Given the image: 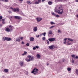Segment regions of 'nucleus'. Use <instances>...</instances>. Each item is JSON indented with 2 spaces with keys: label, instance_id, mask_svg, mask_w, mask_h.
<instances>
[{
  "label": "nucleus",
  "instance_id": "f257e3e1",
  "mask_svg": "<svg viewBox=\"0 0 78 78\" xmlns=\"http://www.w3.org/2000/svg\"><path fill=\"white\" fill-rule=\"evenodd\" d=\"M55 11L58 14H62L63 13V9H61L59 10L58 9H56L55 10Z\"/></svg>",
  "mask_w": 78,
  "mask_h": 78
},
{
  "label": "nucleus",
  "instance_id": "f03ea898",
  "mask_svg": "<svg viewBox=\"0 0 78 78\" xmlns=\"http://www.w3.org/2000/svg\"><path fill=\"white\" fill-rule=\"evenodd\" d=\"M11 9H12L13 11L14 12H16V11H17V12H19V11H20V9L19 8L14 9L12 7H11Z\"/></svg>",
  "mask_w": 78,
  "mask_h": 78
},
{
  "label": "nucleus",
  "instance_id": "7ed1b4c3",
  "mask_svg": "<svg viewBox=\"0 0 78 78\" xmlns=\"http://www.w3.org/2000/svg\"><path fill=\"white\" fill-rule=\"evenodd\" d=\"M38 72V69H36V68H35L33 70V71L31 72V73H33L34 72H35V73H37Z\"/></svg>",
  "mask_w": 78,
  "mask_h": 78
},
{
  "label": "nucleus",
  "instance_id": "20e7f679",
  "mask_svg": "<svg viewBox=\"0 0 78 78\" xmlns=\"http://www.w3.org/2000/svg\"><path fill=\"white\" fill-rule=\"evenodd\" d=\"M11 39L10 38H8V37H5V38H3V41H6V40L7 41H11Z\"/></svg>",
  "mask_w": 78,
  "mask_h": 78
},
{
  "label": "nucleus",
  "instance_id": "39448f33",
  "mask_svg": "<svg viewBox=\"0 0 78 78\" xmlns=\"http://www.w3.org/2000/svg\"><path fill=\"white\" fill-rule=\"evenodd\" d=\"M48 40L50 42H53L55 40V39L54 38H49Z\"/></svg>",
  "mask_w": 78,
  "mask_h": 78
},
{
  "label": "nucleus",
  "instance_id": "423d86ee",
  "mask_svg": "<svg viewBox=\"0 0 78 78\" xmlns=\"http://www.w3.org/2000/svg\"><path fill=\"white\" fill-rule=\"evenodd\" d=\"M36 19L37 21L38 22H40V21H41L42 20V18H36Z\"/></svg>",
  "mask_w": 78,
  "mask_h": 78
},
{
  "label": "nucleus",
  "instance_id": "0eeeda50",
  "mask_svg": "<svg viewBox=\"0 0 78 78\" xmlns=\"http://www.w3.org/2000/svg\"><path fill=\"white\" fill-rule=\"evenodd\" d=\"M14 18L15 19H18V20H20V19H22V18H21V17H20L18 16H14Z\"/></svg>",
  "mask_w": 78,
  "mask_h": 78
},
{
  "label": "nucleus",
  "instance_id": "6e6552de",
  "mask_svg": "<svg viewBox=\"0 0 78 78\" xmlns=\"http://www.w3.org/2000/svg\"><path fill=\"white\" fill-rule=\"evenodd\" d=\"M30 41L31 42H33L34 41V38L33 37H31L30 39Z\"/></svg>",
  "mask_w": 78,
  "mask_h": 78
},
{
  "label": "nucleus",
  "instance_id": "1a4fd4ad",
  "mask_svg": "<svg viewBox=\"0 0 78 78\" xmlns=\"http://www.w3.org/2000/svg\"><path fill=\"white\" fill-rule=\"evenodd\" d=\"M28 4V5H31L32 3L30 1H27L26 2Z\"/></svg>",
  "mask_w": 78,
  "mask_h": 78
},
{
  "label": "nucleus",
  "instance_id": "9d476101",
  "mask_svg": "<svg viewBox=\"0 0 78 78\" xmlns=\"http://www.w3.org/2000/svg\"><path fill=\"white\" fill-rule=\"evenodd\" d=\"M53 47H54V45H53L50 46L49 47V48L51 50H53Z\"/></svg>",
  "mask_w": 78,
  "mask_h": 78
},
{
  "label": "nucleus",
  "instance_id": "9b49d317",
  "mask_svg": "<svg viewBox=\"0 0 78 78\" xmlns=\"http://www.w3.org/2000/svg\"><path fill=\"white\" fill-rule=\"evenodd\" d=\"M37 27H35L34 28L33 30L34 31H35V32H36V31H37Z\"/></svg>",
  "mask_w": 78,
  "mask_h": 78
},
{
  "label": "nucleus",
  "instance_id": "f8f14e48",
  "mask_svg": "<svg viewBox=\"0 0 78 78\" xmlns=\"http://www.w3.org/2000/svg\"><path fill=\"white\" fill-rule=\"evenodd\" d=\"M6 31L7 32H9L10 31V29L9 28H7L6 29Z\"/></svg>",
  "mask_w": 78,
  "mask_h": 78
},
{
  "label": "nucleus",
  "instance_id": "ddd939ff",
  "mask_svg": "<svg viewBox=\"0 0 78 78\" xmlns=\"http://www.w3.org/2000/svg\"><path fill=\"white\" fill-rule=\"evenodd\" d=\"M16 41L20 42V39L19 38H18L16 39Z\"/></svg>",
  "mask_w": 78,
  "mask_h": 78
},
{
  "label": "nucleus",
  "instance_id": "4468645a",
  "mask_svg": "<svg viewBox=\"0 0 78 78\" xmlns=\"http://www.w3.org/2000/svg\"><path fill=\"white\" fill-rule=\"evenodd\" d=\"M36 57L37 58H41V56L40 55L37 54L36 55Z\"/></svg>",
  "mask_w": 78,
  "mask_h": 78
},
{
  "label": "nucleus",
  "instance_id": "2eb2a0df",
  "mask_svg": "<svg viewBox=\"0 0 78 78\" xmlns=\"http://www.w3.org/2000/svg\"><path fill=\"white\" fill-rule=\"evenodd\" d=\"M68 41H69L70 42H73V40L72 39L70 38H68Z\"/></svg>",
  "mask_w": 78,
  "mask_h": 78
},
{
  "label": "nucleus",
  "instance_id": "dca6fc26",
  "mask_svg": "<svg viewBox=\"0 0 78 78\" xmlns=\"http://www.w3.org/2000/svg\"><path fill=\"white\" fill-rule=\"evenodd\" d=\"M52 31H51V30H50L49 31V33L48 34V35H49V34H52Z\"/></svg>",
  "mask_w": 78,
  "mask_h": 78
},
{
  "label": "nucleus",
  "instance_id": "f3484780",
  "mask_svg": "<svg viewBox=\"0 0 78 78\" xmlns=\"http://www.w3.org/2000/svg\"><path fill=\"white\" fill-rule=\"evenodd\" d=\"M52 3L53 2L51 1H49L48 2V4L49 5H52Z\"/></svg>",
  "mask_w": 78,
  "mask_h": 78
},
{
  "label": "nucleus",
  "instance_id": "a211bd4d",
  "mask_svg": "<svg viewBox=\"0 0 78 78\" xmlns=\"http://www.w3.org/2000/svg\"><path fill=\"white\" fill-rule=\"evenodd\" d=\"M75 72L76 73V74L78 76V69H76L75 71Z\"/></svg>",
  "mask_w": 78,
  "mask_h": 78
},
{
  "label": "nucleus",
  "instance_id": "6ab92c4d",
  "mask_svg": "<svg viewBox=\"0 0 78 78\" xmlns=\"http://www.w3.org/2000/svg\"><path fill=\"white\" fill-rule=\"evenodd\" d=\"M25 60L26 61H27V62H29V61H31V59H28V58H27L25 59Z\"/></svg>",
  "mask_w": 78,
  "mask_h": 78
},
{
  "label": "nucleus",
  "instance_id": "aec40b11",
  "mask_svg": "<svg viewBox=\"0 0 78 78\" xmlns=\"http://www.w3.org/2000/svg\"><path fill=\"white\" fill-rule=\"evenodd\" d=\"M66 44H67V45H72V43H69V41H67L66 42Z\"/></svg>",
  "mask_w": 78,
  "mask_h": 78
},
{
  "label": "nucleus",
  "instance_id": "412c9836",
  "mask_svg": "<svg viewBox=\"0 0 78 78\" xmlns=\"http://www.w3.org/2000/svg\"><path fill=\"white\" fill-rule=\"evenodd\" d=\"M4 71L5 72H8V69H5L4 70Z\"/></svg>",
  "mask_w": 78,
  "mask_h": 78
},
{
  "label": "nucleus",
  "instance_id": "4be33fe9",
  "mask_svg": "<svg viewBox=\"0 0 78 78\" xmlns=\"http://www.w3.org/2000/svg\"><path fill=\"white\" fill-rule=\"evenodd\" d=\"M33 59H34V57L33 56H32L30 57V61H33Z\"/></svg>",
  "mask_w": 78,
  "mask_h": 78
},
{
  "label": "nucleus",
  "instance_id": "5701e85b",
  "mask_svg": "<svg viewBox=\"0 0 78 78\" xmlns=\"http://www.w3.org/2000/svg\"><path fill=\"white\" fill-rule=\"evenodd\" d=\"M50 24L51 25H55V23L53 22H51Z\"/></svg>",
  "mask_w": 78,
  "mask_h": 78
},
{
  "label": "nucleus",
  "instance_id": "b1692460",
  "mask_svg": "<svg viewBox=\"0 0 78 78\" xmlns=\"http://www.w3.org/2000/svg\"><path fill=\"white\" fill-rule=\"evenodd\" d=\"M20 64L21 66H23V63L22 62H20Z\"/></svg>",
  "mask_w": 78,
  "mask_h": 78
},
{
  "label": "nucleus",
  "instance_id": "393cba45",
  "mask_svg": "<svg viewBox=\"0 0 78 78\" xmlns=\"http://www.w3.org/2000/svg\"><path fill=\"white\" fill-rule=\"evenodd\" d=\"M68 71H70L71 70V68H67Z\"/></svg>",
  "mask_w": 78,
  "mask_h": 78
},
{
  "label": "nucleus",
  "instance_id": "a878e982",
  "mask_svg": "<svg viewBox=\"0 0 78 78\" xmlns=\"http://www.w3.org/2000/svg\"><path fill=\"white\" fill-rule=\"evenodd\" d=\"M72 61L71 62H72V63H74V62L75 61V60H73V58H72Z\"/></svg>",
  "mask_w": 78,
  "mask_h": 78
},
{
  "label": "nucleus",
  "instance_id": "bb28decb",
  "mask_svg": "<svg viewBox=\"0 0 78 78\" xmlns=\"http://www.w3.org/2000/svg\"><path fill=\"white\" fill-rule=\"evenodd\" d=\"M42 35L44 36H45L46 35V32H44V33H43L42 34Z\"/></svg>",
  "mask_w": 78,
  "mask_h": 78
},
{
  "label": "nucleus",
  "instance_id": "cd10ccee",
  "mask_svg": "<svg viewBox=\"0 0 78 78\" xmlns=\"http://www.w3.org/2000/svg\"><path fill=\"white\" fill-rule=\"evenodd\" d=\"M71 57H72V58H75V55H72Z\"/></svg>",
  "mask_w": 78,
  "mask_h": 78
},
{
  "label": "nucleus",
  "instance_id": "c85d7f7f",
  "mask_svg": "<svg viewBox=\"0 0 78 78\" xmlns=\"http://www.w3.org/2000/svg\"><path fill=\"white\" fill-rule=\"evenodd\" d=\"M39 3H40V2L38 1H36L35 2V4H39Z\"/></svg>",
  "mask_w": 78,
  "mask_h": 78
},
{
  "label": "nucleus",
  "instance_id": "c756f323",
  "mask_svg": "<svg viewBox=\"0 0 78 78\" xmlns=\"http://www.w3.org/2000/svg\"><path fill=\"white\" fill-rule=\"evenodd\" d=\"M62 0H55L56 2H61Z\"/></svg>",
  "mask_w": 78,
  "mask_h": 78
},
{
  "label": "nucleus",
  "instance_id": "7c9ffc66",
  "mask_svg": "<svg viewBox=\"0 0 78 78\" xmlns=\"http://www.w3.org/2000/svg\"><path fill=\"white\" fill-rule=\"evenodd\" d=\"M26 45H27V46L28 47H29V46H30V44L28 43L26 44Z\"/></svg>",
  "mask_w": 78,
  "mask_h": 78
},
{
  "label": "nucleus",
  "instance_id": "2f4dec72",
  "mask_svg": "<svg viewBox=\"0 0 78 78\" xmlns=\"http://www.w3.org/2000/svg\"><path fill=\"white\" fill-rule=\"evenodd\" d=\"M55 17H59V15H56Z\"/></svg>",
  "mask_w": 78,
  "mask_h": 78
},
{
  "label": "nucleus",
  "instance_id": "473e14b6",
  "mask_svg": "<svg viewBox=\"0 0 78 78\" xmlns=\"http://www.w3.org/2000/svg\"><path fill=\"white\" fill-rule=\"evenodd\" d=\"M46 41L47 42L48 45H49V41L48 40H46Z\"/></svg>",
  "mask_w": 78,
  "mask_h": 78
},
{
  "label": "nucleus",
  "instance_id": "72a5a7b5",
  "mask_svg": "<svg viewBox=\"0 0 78 78\" xmlns=\"http://www.w3.org/2000/svg\"><path fill=\"white\" fill-rule=\"evenodd\" d=\"M12 27H13L12 26L10 25L9 26V28H12Z\"/></svg>",
  "mask_w": 78,
  "mask_h": 78
},
{
  "label": "nucleus",
  "instance_id": "f704fd0d",
  "mask_svg": "<svg viewBox=\"0 0 78 78\" xmlns=\"http://www.w3.org/2000/svg\"><path fill=\"white\" fill-rule=\"evenodd\" d=\"M31 56L30 55H29L28 56V57L29 58V59H31Z\"/></svg>",
  "mask_w": 78,
  "mask_h": 78
},
{
  "label": "nucleus",
  "instance_id": "c9c22d12",
  "mask_svg": "<svg viewBox=\"0 0 78 78\" xmlns=\"http://www.w3.org/2000/svg\"><path fill=\"white\" fill-rule=\"evenodd\" d=\"M42 39L43 41H45V37H44L42 38Z\"/></svg>",
  "mask_w": 78,
  "mask_h": 78
},
{
  "label": "nucleus",
  "instance_id": "e433bc0d",
  "mask_svg": "<svg viewBox=\"0 0 78 78\" xmlns=\"http://www.w3.org/2000/svg\"><path fill=\"white\" fill-rule=\"evenodd\" d=\"M39 36L40 35H36V37H37V38L38 37H39Z\"/></svg>",
  "mask_w": 78,
  "mask_h": 78
},
{
  "label": "nucleus",
  "instance_id": "4c0bfd02",
  "mask_svg": "<svg viewBox=\"0 0 78 78\" xmlns=\"http://www.w3.org/2000/svg\"><path fill=\"white\" fill-rule=\"evenodd\" d=\"M53 27H54V26H52L51 27H50L49 28L50 29H51V28H53Z\"/></svg>",
  "mask_w": 78,
  "mask_h": 78
},
{
  "label": "nucleus",
  "instance_id": "58836bf2",
  "mask_svg": "<svg viewBox=\"0 0 78 78\" xmlns=\"http://www.w3.org/2000/svg\"><path fill=\"white\" fill-rule=\"evenodd\" d=\"M3 19V17L2 16H0V19Z\"/></svg>",
  "mask_w": 78,
  "mask_h": 78
},
{
  "label": "nucleus",
  "instance_id": "ea45409f",
  "mask_svg": "<svg viewBox=\"0 0 78 78\" xmlns=\"http://www.w3.org/2000/svg\"><path fill=\"white\" fill-rule=\"evenodd\" d=\"M35 48H37L38 49V48H39V46H35Z\"/></svg>",
  "mask_w": 78,
  "mask_h": 78
},
{
  "label": "nucleus",
  "instance_id": "a19ab883",
  "mask_svg": "<svg viewBox=\"0 0 78 78\" xmlns=\"http://www.w3.org/2000/svg\"><path fill=\"white\" fill-rule=\"evenodd\" d=\"M22 44H23V45H24L25 43L24 42L22 41L21 43Z\"/></svg>",
  "mask_w": 78,
  "mask_h": 78
},
{
  "label": "nucleus",
  "instance_id": "79ce46f5",
  "mask_svg": "<svg viewBox=\"0 0 78 78\" xmlns=\"http://www.w3.org/2000/svg\"><path fill=\"white\" fill-rule=\"evenodd\" d=\"M33 50H36V47H34L33 48Z\"/></svg>",
  "mask_w": 78,
  "mask_h": 78
},
{
  "label": "nucleus",
  "instance_id": "37998d69",
  "mask_svg": "<svg viewBox=\"0 0 78 78\" xmlns=\"http://www.w3.org/2000/svg\"><path fill=\"white\" fill-rule=\"evenodd\" d=\"M75 58H76V59H78V56H76Z\"/></svg>",
  "mask_w": 78,
  "mask_h": 78
},
{
  "label": "nucleus",
  "instance_id": "c03bdc74",
  "mask_svg": "<svg viewBox=\"0 0 78 78\" xmlns=\"http://www.w3.org/2000/svg\"><path fill=\"white\" fill-rule=\"evenodd\" d=\"M8 12H9V13L10 14V13H11V12L10 11H8Z\"/></svg>",
  "mask_w": 78,
  "mask_h": 78
},
{
  "label": "nucleus",
  "instance_id": "a18cd8bd",
  "mask_svg": "<svg viewBox=\"0 0 78 78\" xmlns=\"http://www.w3.org/2000/svg\"><path fill=\"white\" fill-rule=\"evenodd\" d=\"M67 39H68V38H65L64 39V41H67Z\"/></svg>",
  "mask_w": 78,
  "mask_h": 78
},
{
  "label": "nucleus",
  "instance_id": "49530a36",
  "mask_svg": "<svg viewBox=\"0 0 78 78\" xmlns=\"http://www.w3.org/2000/svg\"><path fill=\"white\" fill-rule=\"evenodd\" d=\"M64 61H65V59H64V58H63L62 59V61H63V62H64Z\"/></svg>",
  "mask_w": 78,
  "mask_h": 78
},
{
  "label": "nucleus",
  "instance_id": "de8ad7c7",
  "mask_svg": "<svg viewBox=\"0 0 78 78\" xmlns=\"http://www.w3.org/2000/svg\"><path fill=\"white\" fill-rule=\"evenodd\" d=\"M58 33H61V30H58Z\"/></svg>",
  "mask_w": 78,
  "mask_h": 78
},
{
  "label": "nucleus",
  "instance_id": "09e8293b",
  "mask_svg": "<svg viewBox=\"0 0 78 78\" xmlns=\"http://www.w3.org/2000/svg\"><path fill=\"white\" fill-rule=\"evenodd\" d=\"M20 39L21 40H22V39H23V37H20Z\"/></svg>",
  "mask_w": 78,
  "mask_h": 78
},
{
  "label": "nucleus",
  "instance_id": "8fccbe9b",
  "mask_svg": "<svg viewBox=\"0 0 78 78\" xmlns=\"http://www.w3.org/2000/svg\"><path fill=\"white\" fill-rule=\"evenodd\" d=\"M52 14L54 16H55V13H52Z\"/></svg>",
  "mask_w": 78,
  "mask_h": 78
},
{
  "label": "nucleus",
  "instance_id": "3c124183",
  "mask_svg": "<svg viewBox=\"0 0 78 78\" xmlns=\"http://www.w3.org/2000/svg\"><path fill=\"white\" fill-rule=\"evenodd\" d=\"M38 2L40 3H41V0H38Z\"/></svg>",
  "mask_w": 78,
  "mask_h": 78
},
{
  "label": "nucleus",
  "instance_id": "603ef678",
  "mask_svg": "<svg viewBox=\"0 0 78 78\" xmlns=\"http://www.w3.org/2000/svg\"><path fill=\"white\" fill-rule=\"evenodd\" d=\"M5 22H4V21L2 22L3 24H5Z\"/></svg>",
  "mask_w": 78,
  "mask_h": 78
},
{
  "label": "nucleus",
  "instance_id": "864d4df0",
  "mask_svg": "<svg viewBox=\"0 0 78 78\" xmlns=\"http://www.w3.org/2000/svg\"><path fill=\"white\" fill-rule=\"evenodd\" d=\"M5 1V2H8V0H4Z\"/></svg>",
  "mask_w": 78,
  "mask_h": 78
},
{
  "label": "nucleus",
  "instance_id": "5fc2aeb1",
  "mask_svg": "<svg viewBox=\"0 0 78 78\" xmlns=\"http://www.w3.org/2000/svg\"><path fill=\"white\" fill-rule=\"evenodd\" d=\"M10 30L11 31H12V28H10Z\"/></svg>",
  "mask_w": 78,
  "mask_h": 78
},
{
  "label": "nucleus",
  "instance_id": "6e6d98bb",
  "mask_svg": "<svg viewBox=\"0 0 78 78\" xmlns=\"http://www.w3.org/2000/svg\"><path fill=\"white\" fill-rule=\"evenodd\" d=\"M76 2H78V0H75Z\"/></svg>",
  "mask_w": 78,
  "mask_h": 78
},
{
  "label": "nucleus",
  "instance_id": "4d7b16f0",
  "mask_svg": "<svg viewBox=\"0 0 78 78\" xmlns=\"http://www.w3.org/2000/svg\"><path fill=\"white\" fill-rule=\"evenodd\" d=\"M25 55H26L27 54V52L24 51V53Z\"/></svg>",
  "mask_w": 78,
  "mask_h": 78
},
{
  "label": "nucleus",
  "instance_id": "13d9d810",
  "mask_svg": "<svg viewBox=\"0 0 78 78\" xmlns=\"http://www.w3.org/2000/svg\"><path fill=\"white\" fill-rule=\"evenodd\" d=\"M25 54L24 53V54H22V56H24V55H25Z\"/></svg>",
  "mask_w": 78,
  "mask_h": 78
},
{
  "label": "nucleus",
  "instance_id": "bf43d9fd",
  "mask_svg": "<svg viewBox=\"0 0 78 78\" xmlns=\"http://www.w3.org/2000/svg\"><path fill=\"white\" fill-rule=\"evenodd\" d=\"M66 41L64 42V44H66Z\"/></svg>",
  "mask_w": 78,
  "mask_h": 78
},
{
  "label": "nucleus",
  "instance_id": "052dcab7",
  "mask_svg": "<svg viewBox=\"0 0 78 78\" xmlns=\"http://www.w3.org/2000/svg\"><path fill=\"white\" fill-rule=\"evenodd\" d=\"M23 0H19V1H20V2H22Z\"/></svg>",
  "mask_w": 78,
  "mask_h": 78
},
{
  "label": "nucleus",
  "instance_id": "680f3d73",
  "mask_svg": "<svg viewBox=\"0 0 78 78\" xmlns=\"http://www.w3.org/2000/svg\"><path fill=\"white\" fill-rule=\"evenodd\" d=\"M0 27H2V24H0Z\"/></svg>",
  "mask_w": 78,
  "mask_h": 78
},
{
  "label": "nucleus",
  "instance_id": "e2e57ef3",
  "mask_svg": "<svg viewBox=\"0 0 78 78\" xmlns=\"http://www.w3.org/2000/svg\"><path fill=\"white\" fill-rule=\"evenodd\" d=\"M2 21H3V22H4L5 21V19H2Z\"/></svg>",
  "mask_w": 78,
  "mask_h": 78
},
{
  "label": "nucleus",
  "instance_id": "0e129e2a",
  "mask_svg": "<svg viewBox=\"0 0 78 78\" xmlns=\"http://www.w3.org/2000/svg\"><path fill=\"white\" fill-rule=\"evenodd\" d=\"M0 1H2V2H4V0H0Z\"/></svg>",
  "mask_w": 78,
  "mask_h": 78
},
{
  "label": "nucleus",
  "instance_id": "69168bd1",
  "mask_svg": "<svg viewBox=\"0 0 78 78\" xmlns=\"http://www.w3.org/2000/svg\"><path fill=\"white\" fill-rule=\"evenodd\" d=\"M45 0H42V2H44Z\"/></svg>",
  "mask_w": 78,
  "mask_h": 78
},
{
  "label": "nucleus",
  "instance_id": "338daca9",
  "mask_svg": "<svg viewBox=\"0 0 78 78\" xmlns=\"http://www.w3.org/2000/svg\"><path fill=\"white\" fill-rule=\"evenodd\" d=\"M40 36L41 37V36H42V34H40Z\"/></svg>",
  "mask_w": 78,
  "mask_h": 78
},
{
  "label": "nucleus",
  "instance_id": "774afa93",
  "mask_svg": "<svg viewBox=\"0 0 78 78\" xmlns=\"http://www.w3.org/2000/svg\"><path fill=\"white\" fill-rule=\"evenodd\" d=\"M77 17L78 18V14L77 15Z\"/></svg>",
  "mask_w": 78,
  "mask_h": 78
}]
</instances>
